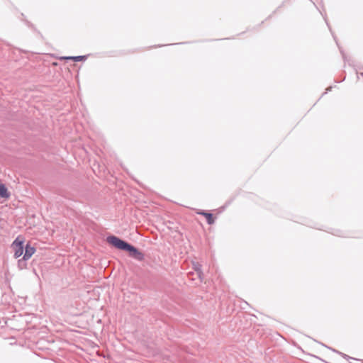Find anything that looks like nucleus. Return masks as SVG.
Here are the masks:
<instances>
[{
	"instance_id": "nucleus-1",
	"label": "nucleus",
	"mask_w": 363,
	"mask_h": 363,
	"mask_svg": "<svg viewBox=\"0 0 363 363\" xmlns=\"http://www.w3.org/2000/svg\"><path fill=\"white\" fill-rule=\"evenodd\" d=\"M107 241L116 248L128 252L130 256L138 260H143L144 258L143 254L138 249L116 236L108 237Z\"/></svg>"
},
{
	"instance_id": "nucleus-2",
	"label": "nucleus",
	"mask_w": 363,
	"mask_h": 363,
	"mask_svg": "<svg viewBox=\"0 0 363 363\" xmlns=\"http://www.w3.org/2000/svg\"><path fill=\"white\" fill-rule=\"evenodd\" d=\"M23 243L24 238L21 236L17 237L12 242L11 248L13 251V256L15 258H18L23 254Z\"/></svg>"
},
{
	"instance_id": "nucleus-3",
	"label": "nucleus",
	"mask_w": 363,
	"mask_h": 363,
	"mask_svg": "<svg viewBox=\"0 0 363 363\" xmlns=\"http://www.w3.org/2000/svg\"><path fill=\"white\" fill-rule=\"evenodd\" d=\"M35 252V247L30 246V245H26L25 248V253L23 257V260H28L29 259Z\"/></svg>"
},
{
	"instance_id": "nucleus-4",
	"label": "nucleus",
	"mask_w": 363,
	"mask_h": 363,
	"mask_svg": "<svg viewBox=\"0 0 363 363\" xmlns=\"http://www.w3.org/2000/svg\"><path fill=\"white\" fill-rule=\"evenodd\" d=\"M198 213L200 214V215L203 216L206 218V219L207 220V223L209 225H212V224L214 223V222H215V217L213 216V214L209 213H206V212H204V211H201V212H199Z\"/></svg>"
},
{
	"instance_id": "nucleus-5",
	"label": "nucleus",
	"mask_w": 363,
	"mask_h": 363,
	"mask_svg": "<svg viewBox=\"0 0 363 363\" xmlns=\"http://www.w3.org/2000/svg\"><path fill=\"white\" fill-rule=\"evenodd\" d=\"M83 56H77V57H62L60 60H72L75 62L81 61L84 59Z\"/></svg>"
},
{
	"instance_id": "nucleus-6",
	"label": "nucleus",
	"mask_w": 363,
	"mask_h": 363,
	"mask_svg": "<svg viewBox=\"0 0 363 363\" xmlns=\"http://www.w3.org/2000/svg\"><path fill=\"white\" fill-rule=\"evenodd\" d=\"M195 269H196V271H198V272H199V277H201V274H202V273H201V270H200V267H199V266H198V267H195Z\"/></svg>"
}]
</instances>
